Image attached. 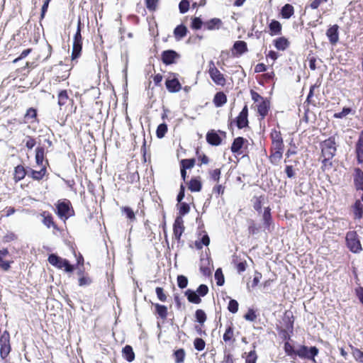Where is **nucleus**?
Segmentation results:
<instances>
[{
	"mask_svg": "<svg viewBox=\"0 0 363 363\" xmlns=\"http://www.w3.org/2000/svg\"><path fill=\"white\" fill-rule=\"evenodd\" d=\"M84 24L82 23L81 18H79L77 21V31L73 37L72 44V60H74L77 59L82 52V28Z\"/></svg>",
	"mask_w": 363,
	"mask_h": 363,
	"instance_id": "nucleus-1",
	"label": "nucleus"
},
{
	"mask_svg": "<svg viewBox=\"0 0 363 363\" xmlns=\"http://www.w3.org/2000/svg\"><path fill=\"white\" fill-rule=\"evenodd\" d=\"M321 156L333 158L337 151L335 138L330 136L320 143Z\"/></svg>",
	"mask_w": 363,
	"mask_h": 363,
	"instance_id": "nucleus-2",
	"label": "nucleus"
},
{
	"mask_svg": "<svg viewBox=\"0 0 363 363\" xmlns=\"http://www.w3.org/2000/svg\"><path fill=\"white\" fill-rule=\"evenodd\" d=\"M319 350L315 346L307 347L306 345H301L296 350V356L301 359H308L313 363H317L315 357L318 354Z\"/></svg>",
	"mask_w": 363,
	"mask_h": 363,
	"instance_id": "nucleus-3",
	"label": "nucleus"
},
{
	"mask_svg": "<svg viewBox=\"0 0 363 363\" xmlns=\"http://www.w3.org/2000/svg\"><path fill=\"white\" fill-rule=\"evenodd\" d=\"M345 240L347 246L351 252L359 253L362 250V245L356 231L347 232Z\"/></svg>",
	"mask_w": 363,
	"mask_h": 363,
	"instance_id": "nucleus-4",
	"label": "nucleus"
},
{
	"mask_svg": "<svg viewBox=\"0 0 363 363\" xmlns=\"http://www.w3.org/2000/svg\"><path fill=\"white\" fill-rule=\"evenodd\" d=\"M48 262L57 269H61L64 268L67 272H72L74 271V266L72 265L67 259H63L55 254L49 255Z\"/></svg>",
	"mask_w": 363,
	"mask_h": 363,
	"instance_id": "nucleus-5",
	"label": "nucleus"
},
{
	"mask_svg": "<svg viewBox=\"0 0 363 363\" xmlns=\"http://www.w3.org/2000/svg\"><path fill=\"white\" fill-rule=\"evenodd\" d=\"M56 213L60 218L67 219L74 213V210L69 200L59 201L56 205Z\"/></svg>",
	"mask_w": 363,
	"mask_h": 363,
	"instance_id": "nucleus-6",
	"label": "nucleus"
},
{
	"mask_svg": "<svg viewBox=\"0 0 363 363\" xmlns=\"http://www.w3.org/2000/svg\"><path fill=\"white\" fill-rule=\"evenodd\" d=\"M0 356L2 359L6 358L11 352L10 335L5 330L0 337Z\"/></svg>",
	"mask_w": 363,
	"mask_h": 363,
	"instance_id": "nucleus-7",
	"label": "nucleus"
},
{
	"mask_svg": "<svg viewBox=\"0 0 363 363\" xmlns=\"http://www.w3.org/2000/svg\"><path fill=\"white\" fill-rule=\"evenodd\" d=\"M209 74L211 79L216 84L223 86L225 84L223 74L215 67L212 61L210 62Z\"/></svg>",
	"mask_w": 363,
	"mask_h": 363,
	"instance_id": "nucleus-8",
	"label": "nucleus"
},
{
	"mask_svg": "<svg viewBox=\"0 0 363 363\" xmlns=\"http://www.w3.org/2000/svg\"><path fill=\"white\" fill-rule=\"evenodd\" d=\"M234 122L239 129H242L248 126V107L245 105L239 115L235 118Z\"/></svg>",
	"mask_w": 363,
	"mask_h": 363,
	"instance_id": "nucleus-9",
	"label": "nucleus"
},
{
	"mask_svg": "<svg viewBox=\"0 0 363 363\" xmlns=\"http://www.w3.org/2000/svg\"><path fill=\"white\" fill-rule=\"evenodd\" d=\"M179 57V54L173 50H167L162 52V61L166 65L175 63Z\"/></svg>",
	"mask_w": 363,
	"mask_h": 363,
	"instance_id": "nucleus-10",
	"label": "nucleus"
},
{
	"mask_svg": "<svg viewBox=\"0 0 363 363\" xmlns=\"http://www.w3.org/2000/svg\"><path fill=\"white\" fill-rule=\"evenodd\" d=\"M184 231V220L181 216H177L173 224V234L174 239L179 242Z\"/></svg>",
	"mask_w": 363,
	"mask_h": 363,
	"instance_id": "nucleus-11",
	"label": "nucleus"
},
{
	"mask_svg": "<svg viewBox=\"0 0 363 363\" xmlns=\"http://www.w3.org/2000/svg\"><path fill=\"white\" fill-rule=\"evenodd\" d=\"M245 143H248V141L243 137H238L235 138L230 147L231 152L238 155L243 154L244 151L242 150V148L244 147Z\"/></svg>",
	"mask_w": 363,
	"mask_h": 363,
	"instance_id": "nucleus-12",
	"label": "nucleus"
},
{
	"mask_svg": "<svg viewBox=\"0 0 363 363\" xmlns=\"http://www.w3.org/2000/svg\"><path fill=\"white\" fill-rule=\"evenodd\" d=\"M206 141L213 146H218L222 143V138L218 132L214 130H209L206 136Z\"/></svg>",
	"mask_w": 363,
	"mask_h": 363,
	"instance_id": "nucleus-13",
	"label": "nucleus"
},
{
	"mask_svg": "<svg viewBox=\"0 0 363 363\" xmlns=\"http://www.w3.org/2000/svg\"><path fill=\"white\" fill-rule=\"evenodd\" d=\"M355 152L357 162L359 164L363 163V130L360 132L358 140L356 143Z\"/></svg>",
	"mask_w": 363,
	"mask_h": 363,
	"instance_id": "nucleus-14",
	"label": "nucleus"
},
{
	"mask_svg": "<svg viewBox=\"0 0 363 363\" xmlns=\"http://www.w3.org/2000/svg\"><path fill=\"white\" fill-rule=\"evenodd\" d=\"M339 26L337 25H333L330 27L326 32V35L328 38L330 43L332 45H335L339 40V33H338Z\"/></svg>",
	"mask_w": 363,
	"mask_h": 363,
	"instance_id": "nucleus-15",
	"label": "nucleus"
},
{
	"mask_svg": "<svg viewBox=\"0 0 363 363\" xmlns=\"http://www.w3.org/2000/svg\"><path fill=\"white\" fill-rule=\"evenodd\" d=\"M165 86L171 93L178 92L182 89V85L177 78L167 79L165 82Z\"/></svg>",
	"mask_w": 363,
	"mask_h": 363,
	"instance_id": "nucleus-16",
	"label": "nucleus"
},
{
	"mask_svg": "<svg viewBox=\"0 0 363 363\" xmlns=\"http://www.w3.org/2000/svg\"><path fill=\"white\" fill-rule=\"evenodd\" d=\"M247 51V45L245 41H235L233 46V53L234 55H242Z\"/></svg>",
	"mask_w": 363,
	"mask_h": 363,
	"instance_id": "nucleus-17",
	"label": "nucleus"
},
{
	"mask_svg": "<svg viewBox=\"0 0 363 363\" xmlns=\"http://www.w3.org/2000/svg\"><path fill=\"white\" fill-rule=\"evenodd\" d=\"M222 25L223 22L218 18H213L204 22V28L208 30H218Z\"/></svg>",
	"mask_w": 363,
	"mask_h": 363,
	"instance_id": "nucleus-18",
	"label": "nucleus"
},
{
	"mask_svg": "<svg viewBox=\"0 0 363 363\" xmlns=\"http://www.w3.org/2000/svg\"><path fill=\"white\" fill-rule=\"evenodd\" d=\"M41 216L43 218L42 222L48 228L52 227L56 230H60L57 225L53 221L52 215L48 211H43L41 213Z\"/></svg>",
	"mask_w": 363,
	"mask_h": 363,
	"instance_id": "nucleus-19",
	"label": "nucleus"
},
{
	"mask_svg": "<svg viewBox=\"0 0 363 363\" xmlns=\"http://www.w3.org/2000/svg\"><path fill=\"white\" fill-rule=\"evenodd\" d=\"M354 182L357 190H363V172L359 168L354 169Z\"/></svg>",
	"mask_w": 363,
	"mask_h": 363,
	"instance_id": "nucleus-20",
	"label": "nucleus"
},
{
	"mask_svg": "<svg viewBox=\"0 0 363 363\" xmlns=\"http://www.w3.org/2000/svg\"><path fill=\"white\" fill-rule=\"evenodd\" d=\"M184 294L190 303L199 304L201 302V299L199 295H198V294L192 289H187Z\"/></svg>",
	"mask_w": 363,
	"mask_h": 363,
	"instance_id": "nucleus-21",
	"label": "nucleus"
},
{
	"mask_svg": "<svg viewBox=\"0 0 363 363\" xmlns=\"http://www.w3.org/2000/svg\"><path fill=\"white\" fill-rule=\"evenodd\" d=\"M45 173H46V168L45 167H42L41 169L39 171L34 170V169L29 168L28 176L31 177L34 180L40 181L43 178Z\"/></svg>",
	"mask_w": 363,
	"mask_h": 363,
	"instance_id": "nucleus-22",
	"label": "nucleus"
},
{
	"mask_svg": "<svg viewBox=\"0 0 363 363\" xmlns=\"http://www.w3.org/2000/svg\"><path fill=\"white\" fill-rule=\"evenodd\" d=\"M269 109V101L267 99H262V101L257 106V112L264 118L267 114Z\"/></svg>",
	"mask_w": 363,
	"mask_h": 363,
	"instance_id": "nucleus-23",
	"label": "nucleus"
},
{
	"mask_svg": "<svg viewBox=\"0 0 363 363\" xmlns=\"http://www.w3.org/2000/svg\"><path fill=\"white\" fill-rule=\"evenodd\" d=\"M264 228L270 231V225L272 223V218L271 216V209L269 207L265 208L262 216Z\"/></svg>",
	"mask_w": 363,
	"mask_h": 363,
	"instance_id": "nucleus-24",
	"label": "nucleus"
},
{
	"mask_svg": "<svg viewBox=\"0 0 363 363\" xmlns=\"http://www.w3.org/2000/svg\"><path fill=\"white\" fill-rule=\"evenodd\" d=\"M187 28L183 25L180 24L177 26L174 30V35L177 40H180L183 38H184L187 34Z\"/></svg>",
	"mask_w": 363,
	"mask_h": 363,
	"instance_id": "nucleus-25",
	"label": "nucleus"
},
{
	"mask_svg": "<svg viewBox=\"0 0 363 363\" xmlns=\"http://www.w3.org/2000/svg\"><path fill=\"white\" fill-rule=\"evenodd\" d=\"M28 169H26L22 165H18L15 167L14 179L16 182L22 180L26 175H28Z\"/></svg>",
	"mask_w": 363,
	"mask_h": 363,
	"instance_id": "nucleus-26",
	"label": "nucleus"
},
{
	"mask_svg": "<svg viewBox=\"0 0 363 363\" xmlns=\"http://www.w3.org/2000/svg\"><path fill=\"white\" fill-rule=\"evenodd\" d=\"M227 102L226 95L222 92H218L214 96L213 103L216 107H221Z\"/></svg>",
	"mask_w": 363,
	"mask_h": 363,
	"instance_id": "nucleus-27",
	"label": "nucleus"
},
{
	"mask_svg": "<svg viewBox=\"0 0 363 363\" xmlns=\"http://www.w3.org/2000/svg\"><path fill=\"white\" fill-rule=\"evenodd\" d=\"M123 356L125 360L131 362L135 359V353L131 346L125 345L122 350Z\"/></svg>",
	"mask_w": 363,
	"mask_h": 363,
	"instance_id": "nucleus-28",
	"label": "nucleus"
},
{
	"mask_svg": "<svg viewBox=\"0 0 363 363\" xmlns=\"http://www.w3.org/2000/svg\"><path fill=\"white\" fill-rule=\"evenodd\" d=\"M155 313L162 320H165L167 316V308L160 303H155Z\"/></svg>",
	"mask_w": 363,
	"mask_h": 363,
	"instance_id": "nucleus-29",
	"label": "nucleus"
},
{
	"mask_svg": "<svg viewBox=\"0 0 363 363\" xmlns=\"http://www.w3.org/2000/svg\"><path fill=\"white\" fill-rule=\"evenodd\" d=\"M294 13V9L292 5L289 4H285L281 10L282 18L285 19L289 18Z\"/></svg>",
	"mask_w": 363,
	"mask_h": 363,
	"instance_id": "nucleus-30",
	"label": "nucleus"
},
{
	"mask_svg": "<svg viewBox=\"0 0 363 363\" xmlns=\"http://www.w3.org/2000/svg\"><path fill=\"white\" fill-rule=\"evenodd\" d=\"M36 109L34 108H29L24 116L25 123H33L36 119Z\"/></svg>",
	"mask_w": 363,
	"mask_h": 363,
	"instance_id": "nucleus-31",
	"label": "nucleus"
},
{
	"mask_svg": "<svg viewBox=\"0 0 363 363\" xmlns=\"http://www.w3.org/2000/svg\"><path fill=\"white\" fill-rule=\"evenodd\" d=\"M283 152L270 150L269 161L274 165H277L282 158Z\"/></svg>",
	"mask_w": 363,
	"mask_h": 363,
	"instance_id": "nucleus-32",
	"label": "nucleus"
},
{
	"mask_svg": "<svg viewBox=\"0 0 363 363\" xmlns=\"http://www.w3.org/2000/svg\"><path fill=\"white\" fill-rule=\"evenodd\" d=\"M202 187L201 182L200 180L192 178L189 184V189L192 192H198L200 191Z\"/></svg>",
	"mask_w": 363,
	"mask_h": 363,
	"instance_id": "nucleus-33",
	"label": "nucleus"
},
{
	"mask_svg": "<svg viewBox=\"0 0 363 363\" xmlns=\"http://www.w3.org/2000/svg\"><path fill=\"white\" fill-rule=\"evenodd\" d=\"M274 46L277 50H284L289 46V41L284 37H281L274 40Z\"/></svg>",
	"mask_w": 363,
	"mask_h": 363,
	"instance_id": "nucleus-34",
	"label": "nucleus"
},
{
	"mask_svg": "<svg viewBox=\"0 0 363 363\" xmlns=\"http://www.w3.org/2000/svg\"><path fill=\"white\" fill-rule=\"evenodd\" d=\"M205 234L202 236L200 240L195 241V246L198 250L202 249L203 246H208L210 243V238L208 235L204 232Z\"/></svg>",
	"mask_w": 363,
	"mask_h": 363,
	"instance_id": "nucleus-35",
	"label": "nucleus"
},
{
	"mask_svg": "<svg viewBox=\"0 0 363 363\" xmlns=\"http://www.w3.org/2000/svg\"><path fill=\"white\" fill-rule=\"evenodd\" d=\"M269 28L272 32V35L279 34L281 30V23L278 21H276V20L272 21V22L269 25Z\"/></svg>",
	"mask_w": 363,
	"mask_h": 363,
	"instance_id": "nucleus-36",
	"label": "nucleus"
},
{
	"mask_svg": "<svg viewBox=\"0 0 363 363\" xmlns=\"http://www.w3.org/2000/svg\"><path fill=\"white\" fill-rule=\"evenodd\" d=\"M195 318L201 325H203L204 323L207 319L205 311L202 309H197L195 312Z\"/></svg>",
	"mask_w": 363,
	"mask_h": 363,
	"instance_id": "nucleus-37",
	"label": "nucleus"
},
{
	"mask_svg": "<svg viewBox=\"0 0 363 363\" xmlns=\"http://www.w3.org/2000/svg\"><path fill=\"white\" fill-rule=\"evenodd\" d=\"M354 213L355 218L358 219H360L363 216V205L359 200L356 201L354 203Z\"/></svg>",
	"mask_w": 363,
	"mask_h": 363,
	"instance_id": "nucleus-38",
	"label": "nucleus"
},
{
	"mask_svg": "<svg viewBox=\"0 0 363 363\" xmlns=\"http://www.w3.org/2000/svg\"><path fill=\"white\" fill-rule=\"evenodd\" d=\"M68 101H72L69 99L67 90L60 91L58 94V105L62 107L65 105Z\"/></svg>",
	"mask_w": 363,
	"mask_h": 363,
	"instance_id": "nucleus-39",
	"label": "nucleus"
},
{
	"mask_svg": "<svg viewBox=\"0 0 363 363\" xmlns=\"http://www.w3.org/2000/svg\"><path fill=\"white\" fill-rule=\"evenodd\" d=\"M45 149L43 147H38L35 150V161L38 165H42L44 160Z\"/></svg>",
	"mask_w": 363,
	"mask_h": 363,
	"instance_id": "nucleus-40",
	"label": "nucleus"
},
{
	"mask_svg": "<svg viewBox=\"0 0 363 363\" xmlns=\"http://www.w3.org/2000/svg\"><path fill=\"white\" fill-rule=\"evenodd\" d=\"M283 321L285 324V328L287 330H289V332L292 333L294 329V317L293 315L289 316L287 314L285 315Z\"/></svg>",
	"mask_w": 363,
	"mask_h": 363,
	"instance_id": "nucleus-41",
	"label": "nucleus"
},
{
	"mask_svg": "<svg viewBox=\"0 0 363 363\" xmlns=\"http://www.w3.org/2000/svg\"><path fill=\"white\" fill-rule=\"evenodd\" d=\"M167 132V125L164 123H161L157 126V128L156 130L157 137L158 138L161 139L165 135Z\"/></svg>",
	"mask_w": 363,
	"mask_h": 363,
	"instance_id": "nucleus-42",
	"label": "nucleus"
},
{
	"mask_svg": "<svg viewBox=\"0 0 363 363\" xmlns=\"http://www.w3.org/2000/svg\"><path fill=\"white\" fill-rule=\"evenodd\" d=\"M215 279L216 280V284L218 286H221L224 284L225 279L224 275L223 274L222 269L218 268L216 269L215 272Z\"/></svg>",
	"mask_w": 363,
	"mask_h": 363,
	"instance_id": "nucleus-43",
	"label": "nucleus"
},
{
	"mask_svg": "<svg viewBox=\"0 0 363 363\" xmlns=\"http://www.w3.org/2000/svg\"><path fill=\"white\" fill-rule=\"evenodd\" d=\"M233 337V328L232 323H230L226 328L225 333L223 334V339L225 342H228L232 340Z\"/></svg>",
	"mask_w": 363,
	"mask_h": 363,
	"instance_id": "nucleus-44",
	"label": "nucleus"
},
{
	"mask_svg": "<svg viewBox=\"0 0 363 363\" xmlns=\"http://www.w3.org/2000/svg\"><path fill=\"white\" fill-rule=\"evenodd\" d=\"M284 351L288 356H290L292 358H294V356H296V350H294L293 345L287 341L284 343Z\"/></svg>",
	"mask_w": 363,
	"mask_h": 363,
	"instance_id": "nucleus-45",
	"label": "nucleus"
},
{
	"mask_svg": "<svg viewBox=\"0 0 363 363\" xmlns=\"http://www.w3.org/2000/svg\"><path fill=\"white\" fill-rule=\"evenodd\" d=\"M248 223H249V226H248L249 234H250V235L257 234L259 232L260 227L257 226L253 220H250L248 221Z\"/></svg>",
	"mask_w": 363,
	"mask_h": 363,
	"instance_id": "nucleus-46",
	"label": "nucleus"
},
{
	"mask_svg": "<svg viewBox=\"0 0 363 363\" xmlns=\"http://www.w3.org/2000/svg\"><path fill=\"white\" fill-rule=\"evenodd\" d=\"M175 357V362L176 363H182L184 360L185 357V352L184 349H179L176 350L174 353Z\"/></svg>",
	"mask_w": 363,
	"mask_h": 363,
	"instance_id": "nucleus-47",
	"label": "nucleus"
},
{
	"mask_svg": "<svg viewBox=\"0 0 363 363\" xmlns=\"http://www.w3.org/2000/svg\"><path fill=\"white\" fill-rule=\"evenodd\" d=\"M194 159H184L181 161V168L184 169H191L194 166Z\"/></svg>",
	"mask_w": 363,
	"mask_h": 363,
	"instance_id": "nucleus-48",
	"label": "nucleus"
},
{
	"mask_svg": "<svg viewBox=\"0 0 363 363\" xmlns=\"http://www.w3.org/2000/svg\"><path fill=\"white\" fill-rule=\"evenodd\" d=\"M253 348H255V345H253ZM257 359V355L255 350L253 349V350H251L248 353V354L246 357V359H245V363H256Z\"/></svg>",
	"mask_w": 363,
	"mask_h": 363,
	"instance_id": "nucleus-49",
	"label": "nucleus"
},
{
	"mask_svg": "<svg viewBox=\"0 0 363 363\" xmlns=\"http://www.w3.org/2000/svg\"><path fill=\"white\" fill-rule=\"evenodd\" d=\"M202 26H204V23L199 17H194L192 18L191 25L192 29L199 30L201 28Z\"/></svg>",
	"mask_w": 363,
	"mask_h": 363,
	"instance_id": "nucleus-50",
	"label": "nucleus"
},
{
	"mask_svg": "<svg viewBox=\"0 0 363 363\" xmlns=\"http://www.w3.org/2000/svg\"><path fill=\"white\" fill-rule=\"evenodd\" d=\"M194 346L196 350L202 351L205 348L206 343L202 338L196 337L194 341Z\"/></svg>",
	"mask_w": 363,
	"mask_h": 363,
	"instance_id": "nucleus-51",
	"label": "nucleus"
},
{
	"mask_svg": "<svg viewBox=\"0 0 363 363\" xmlns=\"http://www.w3.org/2000/svg\"><path fill=\"white\" fill-rule=\"evenodd\" d=\"M179 216H183L187 214L190 211L189 205L187 203L185 202H181L179 203Z\"/></svg>",
	"mask_w": 363,
	"mask_h": 363,
	"instance_id": "nucleus-52",
	"label": "nucleus"
},
{
	"mask_svg": "<svg viewBox=\"0 0 363 363\" xmlns=\"http://www.w3.org/2000/svg\"><path fill=\"white\" fill-rule=\"evenodd\" d=\"M253 199L255 200L253 203V208H255V211L260 213L262 211V203L263 201V197L255 196Z\"/></svg>",
	"mask_w": 363,
	"mask_h": 363,
	"instance_id": "nucleus-53",
	"label": "nucleus"
},
{
	"mask_svg": "<svg viewBox=\"0 0 363 363\" xmlns=\"http://www.w3.org/2000/svg\"><path fill=\"white\" fill-rule=\"evenodd\" d=\"M238 306H239V304L236 300L230 299L228 303V309L232 313H235L238 311Z\"/></svg>",
	"mask_w": 363,
	"mask_h": 363,
	"instance_id": "nucleus-54",
	"label": "nucleus"
},
{
	"mask_svg": "<svg viewBox=\"0 0 363 363\" xmlns=\"http://www.w3.org/2000/svg\"><path fill=\"white\" fill-rule=\"evenodd\" d=\"M177 284L180 289H184L188 285V279L184 275H179L177 277Z\"/></svg>",
	"mask_w": 363,
	"mask_h": 363,
	"instance_id": "nucleus-55",
	"label": "nucleus"
},
{
	"mask_svg": "<svg viewBox=\"0 0 363 363\" xmlns=\"http://www.w3.org/2000/svg\"><path fill=\"white\" fill-rule=\"evenodd\" d=\"M270 136H271V139H272V143H273V142H277V143L284 142L280 131L273 130L272 132L271 133Z\"/></svg>",
	"mask_w": 363,
	"mask_h": 363,
	"instance_id": "nucleus-56",
	"label": "nucleus"
},
{
	"mask_svg": "<svg viewBox=\"0 0 363 363\" xmlns=\"http://www.w3.org/2000/svg\"><path fill=\"white\" fill-rule=\"evenodd\" d=\"M352 112V108L349 107H344L342 111L334 113V118H343L347 115Z\"/></svg>",
	"mask_w": 363,
	"mask_h": 363,
	"instance_id": "nucleus-57",
	"label": "nucleus"
},
{
	"mask_svg": "<svg viewBox=\"0 0 363 363\" xmlns=\"http://www.w3.org/2000/svg\"><path fill=\"white\" fill-rule=\"evenodd\" d=\"M208 287L206 284H201L197 288L196 291H195L200 297L205 296L208 293Z\"/></svg>",
	"mask_w": 363,
	"mask_h": 363,
	"instance_id": "nucleus-58",
	"label": "nucleus"
},
{
	"mask_svg": "<svg viewBox=\"0 0 363 363\" xmlns=\"http://www.w3.org/2000/svg\"><path fill=\"white\" fill-rule=\"evenodd\" d=\"M122 211L130 220H133L135 219V213L131 208L128 206H125L122 208Z\"/></svg>",
	"mask_w": 363,
	"mask_h": 363,
	"instance_id": "nucleus-59",
	"label": "nucleus"
},
{
	"mask_svg": "<svg viewBox=\"0 0 363 363\" xmlns=\"http://www.w3.org/2000/svg\"><path fill=\"white\" fill-rule=\"evenodd\" d=\"M179 9L181 13H186L189 9V1L187 0H182L179 4Z\"/></svg>",
	"mask_w": 363,
	"mask_h": 363,
	"instance_id": "nucleus-60",
	"label": "nucleus"
},
{
	"mask_svg": "<svg viewBox=\"0 0 363 363\" xmlns=\"http://www.w3.org/2000/svg\"><path fill=\"white\" fill-rule=\"evenodd\" d=\"M332 158L330 157H323V160H322V167L321 169L323 171H325V169H330L333 166V163L331 162Z\"/></svg>",
	"mask_w": 363,
	"mask_h": 363,
	"instance_id": "nucleus-61",
	"label": "nucleus"
},
{
	"mask_svg": "<svg viewBox=\"0 0 363 363\" xmlns=\"http://www.w3.org/2000/svg\"><path fill=\"white\" fill-rule=\"evenodd\" d=\"M244 318L245 320L252 322L255 321L257 318V315L253 309L250 308L248 309L247 313L244 315Z\"/></svg>",
	"mask_w": 363,
	"mask_h": 363,
	"instance_id": "nucleus-62",
	"label": "nucleus"
},
{
	"mask_svg": "<svg viewBox=\"0 0 363 363\" xmlns=\"http://www.w3.org/2000/svg\"><path fill=\"white\" fill-rule=\"evenodd\" d=\"M155 292L160 301L164 302L167 300V296L164 294V290L162 287H157L155 289Z\"/></svg>",
	"mask_w": 363,
	"mask_h": 363,
	"instance_id": "nucleus-63",
	"label": "nucleus"
},
{
	"mask_svg": "<svg viewBox=\"0 0 363 363\" xmlns=\"http://www.w3.org/2000/svg\"><path fill=\"white\" fill-rule=\"evenodd\" d=\"M284 142H279V143L273 142V143H272V147H271L270 150L284 152Z\"/></svg>",
	"mask_w": 363,
	"mask_h": 363,
	"instance_id": "nucleus-64",
	"label": "nucleus"
}]
</instances>
